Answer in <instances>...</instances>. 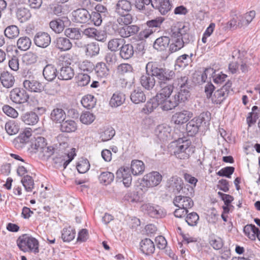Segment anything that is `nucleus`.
I'll return each instance as SVG.
<instances>
[{
	"label": "nucleus",
	"instance_id": "6",
	"mask_svg": "<svg viewBox=\"0 0 260 260\" xmlns=\"http://www.w3.org/2000/svg\"><path fill=\"white\" fill-rule=\"evenodd\" d=\"M71 63L69 62L67 57L60 56L59 57V73L58 78L60 80H68L72 79L74 76V69L70 66Z\"/></svg>",
	"mask_w": 260,
	"mask_h": 260
},
{
	"label": "nucleus",
	"instance_id": "28",
	"mask_svg": "<svg viewBox=\"0 0 260 260\" xmlns=\"http://www.w3.org/2000/svg\"><path fill=\"white\" fill-rule=\"evenodd\" d=\"M170 43V38L167 36H161L155 40L153 47L158 51H164L167 50Z\"/></svg>",
	"mask_w": 260,
	"mask_h": 260
},
{
	"label": "nucleus",
	"instance_id": "1",
	"mask_svg": "<svg viewBox=\"0 0 260 260\" xmlns=\"http://www.w3.org/2000/svg\"><path fill=\"white\" fill-rule=\"evenodd\" d=\"M146 72L151 73L157 79V86L160 89L159 92L167 95L173 91L171 82L175 77L174 71L166 68L157 62L149 61L146 64Z\"/></svg>",
	"mask_w": 260,
	"mask_h": 260
},
{
	"label": "nucleus",
	"instance_id": "7",
	"mask_svg": "<svg viewBox=\"0 0 260 260\" xmlns=\"http://www.w3.org/2000/svg\"><path fill=\"white\" fill-rule=\"evenodd\" d=\"M206 114L201 113L199 116L194 117L186 125V130L188 136L194 137L198 133L202 123H206L205 116Z\"/></svg>",
	"mask_w": 260,
	"mask_h": 260
},
{
	"label": "nucleus",
	"instance_id": "52",
	"mask_svg": "<svg viewBox=\"0 0 260 260\" xmlns=\"http://www.w3.org/2000/svg\"><path fill=\"white\" fill-rule=\"evenodd\" d=\"M5 129L9 135L16 134L19 131V126L17 122L14 120H10L5 124Z\"/></svg>",
	"mask_w": 260,
	"mask_h": 260
},
{
	"label": "nucleus",
	"instance_id": "35",
	"mask_svg": "<svg viewBox=\"0 0 260 260\" xmlns=\"http://www.w3.org/2000/svg\"><path fill=\"white\" fill-rule=\"evenodd\" d=\"M140 249L144 254L150 255L154 252L155 246L151 239L146 238L140 242Z\"/></svg>",
	"mask_w": 260,
	"mask_h": 260
},
{
	"label": "nucleus",
	"instance_id": "20",
	"mask_svg": "<svg viewBox=\"0 0 260 260\" xmlns=\"http://www.w3.org/2000/svg\"><path fill=\"white\" fill-rule=\"evenodd\" d=\"M73 15L77 23H85L90 21V13L86 9H77L73 12Z\"/></svg>",
	"mask_w": 260,
	"mask_h": 260
},
{
	"label": "nucleus",
	"instance_id": "36",
	"mask_svg": "<svg viewBox=\"0 0 260 260\" xmlns=\"http://www.w3.org/2000/svg\"><path fill=\"white\" fill-rule=\"evenodd\" d=\"M16 16L20 23H23L31 18V13L28 8L21 7L16 9Z\"/></svg>",
	"mask_w": 260,
	"mask_h": 260
},
{
	"label": "nucleus",
	"instance_id": "57",
	"mask_svg": "<svg viewBox=\"0 0 260 260\" xmlns=\"http://www.w3.org/2000/svg\"><path fill=\"white\" fill-rule=\"evenodd\" d=\"M209 243L212 247L216 250L221 249L223 245L222 239L214 235L210 236Z\"/></svg>",
	"mask_w": 260,
	"mask_h": 260
},
{
	"label": "nucleus",
	"instance_id": "56",
	"mask_svg": "<svg viewBox=\"0 0 260 260\" xmlns=\"http://www.w3.org/2000/svg\"><path fill=\"white\" fill-rule=\"evenodd\" d=\"M21 182L27 192H31L34 188V182L32 178L29 175L24 176Z\"/></svg>",
	"mask_w": 260,
	"mask_h": 260
},
{
	"label": "nucleus",
	"instance_id": "16",
	"mask_svg": "<svg viewBox=\"0 0 260 260\" xmlns=\"http://www.w3.org/2000/svg\"><path fill=\"white\" fill-rule=\"evenodd\" d=\"M172 6L170 0H153L152 2V7L157 10L162 15H165L170 11Z\"/></svg>",
	"mask_w": 260,
	"mask_h": 260
},
{
	"label": "nucleus",
	"instance_id": "38",
	"mask_svg": "<svg viewBox=\"0 0 260 260\" xmlns=\"http://www.w3.org/2000/svg\"><path fill=\"white\" fill-rule=\"evenodd\" d=\"M55 47L61 51L69 50L72 47L70 40L66 37H58L55 41Z\"/></svg>",
	"mask_w": 260,
	"mask_h": 260
},
{
	"label": "nucleus",
	"instance_id": "15",
	"mask_svg": "<svg viewBox=\"0 0 260 260\" xmlns=\"http://www.w3.org/2000/svg\"><path fill=\"white\" fill-rule=\"evenodd\" d=\"M116 179L123 182L124 185L128 187L132 184V177L128 167L119 168L116 173Z\"/></svg>",
	"mask_w": 260,
	"mask_h": 260
},
{
	"label": "nucleus",
	"instance_id": "60",
	"mask_svg": "<svg viewBox=\"0 0 260 260\" xmlns=\"http://www.w3.org/2000/svg\"><path fill=\"white\" fill-rule=\"evenodd\" d=\"M33 145H34V148L38 150L43 151L45 148H47L48 150L50 149L48 147H46L47 143L46 140L42 137H37Z\"/></svg>",
	"mask_w": 260,
	"mask_h": 260
},
{
	"label": "nucleus",
	"instance_id": "64",
	"mask_svg": "<svg viewBox=\"0 0 260 260\" xmlns=\"http://www.w3.org/2000/svg\"><path fill=\"white\" fill-rule=\"evenodd\" d=\"M199 220V216L194 212H192L187 214L185 221L190 226H195L197 224Z\"/></svg>",
	"mask_w": 260,
	"mask_h": 260
},
{
	"label": "nucleus",
	"instance_id": "39",
	"mask_svg": "<svg viewBox=\"0 0 260 260\" xmlns=\"http://www.w3.org/2000/svg\"><path fill=\"white\" fill-rule=\"evenodd\" d=\"M171 84L174 86L179 87V89L182 88H190V85H189L188 78L185 75H181L178 76L177 78L173 80V82H171Z\"/></svg>",
	"mask_w": 260,
	"mask_h": 260
},
{
	"label": "nucleus",
	"instance_id": "8",
	"mask_svg": "<svg viewBox=\"0 0 260 260\" xmlns=\"http://www.w3.org/2000/svg\"><path fill=\"white\" fill-rule=\"evenodd\" d=\"M10 98L13 103L20 104L27 102L29 96L25 89L16 87L10 91Z\"/></svg>",
	"mask_w": 260,
	"mask_h": 260
},
{
	"label": "nucleus",
	"instance_id": "55",
	"mask_svg": "<svg viewBox=\"0 0 260 260\" xmlns=\"http://www.w3.org/2000/svg\"><path fill=\"white\" fill-rule=\"evenodd\" d=\"M125 42L122 39H113L110 40L108 44V48L112 52H116L120 50V46Z\"/></svg>",
	"mask_w": 260,
	"mask_h": 260
},
{
	"label": "nucleus",
	"instance_id": "34",
	"mask_svg": "<svg viewBox=\"0 0 260 260\" xmlns=\"http://www.w3.org/2000/svg\"><path fill=\"white\" fill-rule=\"evenodd\" d=\"M231 15L233 18L227 23V26L230 28H237L238 26L241 27L244 23V16L236 14V11L232 10Z\"/></svg>",
	"mask_w": 260,
	"mask_h": 260
},
{
	"label": "nucleus",
	"instance_id": "21",
	"mask_svg": "<svg viewBox=\"0 0 260 260\" xmlns=\"http://www.w3.org/2000/svg\"><path fill=\"white\" fill-rule=\"evenodd\" d=\"M140 83L144 88L150 91L154 87L156 80L151 73L146 72V74L143 75L140 78Z\"/></svg>",
	"mask_w": 260,
	"mask_h": 260
},
{
	"label": "nucleus",
	"instance_id": "45",
	"mask_svg": "<svg viewBox=\"0 0 260 260\" xmlns=\"http://www.w3.org/2000/svg\"><path fill=\"white\" fill-rule=\"evenodd\" d=\"M189 89L190 88L180 89L179 91L174 95V98L178 104L184 103L188 100L190 96Z\"/></svg>",
	"mask_w": 260,
	"mask_h": 260
},
{
	"label": "nucleus",
	"instance_id": "10",
	"mask_svg": "<svg viewBox=\"0 0 260 260\" xmlns=\"http://www.w3.org/2000/svg\"><path fill=\"white\" fill-rule=\"evenodd\" d=\"M142 209L153 218H162L166 215L165 210L158 205L150 203L145 204L142 206Z\"/></svg>",
	"mask_w": 260,
	"mask_h": 260
},
{
	"label": "nucleus",
	"instance_id": "44",
	"mask_svg": "<svg viewBox=\"0 0 260 260\" xmlns=\"http://www.w3.org/2000/svg\"><path fill=\"white\" fill-rule=\"evenodd\" d=\"M85 53L87 56L93 57L99 54L100 46L96 42H91L85 45Z\"/></svg>",
	"mask_w": 260,
	"mask_h": 260
},
{
	"label": "nucleus",
	"instance_id": "41",
	"mask_svg": "<svg viewBox=\"0 0 260 260\" xmlns=\"http://www.w3.org/2000/svg\"><path fill=\"white\" fill-rule=\"evenodd\" d=\"M21 120L28 125H35L39 121L38 115L34 112H28L21 116Z\"/></svg>",
	"mask_w": 260,
	"mask_h": 260
},
{
	"label": "nucleus",
	"instance_id": "11",
	"mask_svg": "<svg viewBox=\"0 0 260 260\" xmlns=\"http://www.w3.org/2000/svg\"><path fill=\"white\" fill-rule=\"evenodd\" d=\"M166 95L165 93L159 92L155 96L149 100L141 109V112L145 114L151 113L159 105V98H161V95Z\"/></svg>",
	"mask_w": 260,
	"mask_h": 260
},
{
	"label": "nucleus",
	"instance_id": "30",
	"mask_svg": "<svg viewBox=\"0 0 260 260\" xmlns=\"http://www.w3.org/2000/svg\"><path fill=\"white\" fill-rule=\"evenodd\" d=\"M134 47L130 43H123L120 48V56L124 60L131 58L134 54Z\"/></svg>",
	"mask_w": 260,
	"mask_h": 260
},
{
	"label": "nucleus",
	"instance_id": "13",
	"mask_svg": "<svg viewBox=\"0 0 260 260\" xmlns=\"http://www.w3.org/2000/svg\"><path fill=\"white\" fill-rule=\"evenodd\" d=\"M143 182L147 187H153L157 186L162 180L161 174L156 171H153L143 177Z\"/></svg>",
	"mask_w": 260,
	"mask_h": 260
},
{
	"label": "nucleus",
	"instance_id": "2",
	"mask_svg": "<svg viewBox=\"0 0 260 260\" xmlns=\"http://www.w3.org/2000/svg\"><path fill=\"white\" fill-rule=\"evenodd\" d=\"M232 85V82L228 80L221 88L214 92L216 87L211 82H209L205 87V92L207 97L211 99L212 103L220 104L229 96L230 92H233Z\"/></svg>",
	"mask_w": 260,
	"mask_h": 260
},
{
	"label": "nucleus",
	"instance_id": "51",
	"mask_svg": "<svg viewBox=\"0 0 260 260\" xmlns=\"http://www.w3.org/2000/svg\"><path fill=\"white\" fill-rule=\"evenodd\" d=\"M114 179V174L110 172H103L99 176V179L101 183L107 185L110 184Z\"/></svg>",
	"mask_w": 260,
	"mask_h": 260
},
{
	"label": "nucleus",
	"instance_id": "42",
	"mask_svg": "<svg viewBox=\"0 0 260 260\" xmlns=\"http://www.w3.org/2000/svg\"><path fill=\"white\" fill-rule=\"evenodd\" d=\"M60 130L64 133H72L77 129V124L73 120H63L60 123Z\"/></svg>",
	"mask_w": 260,
	"mask_h": 260
},
{
	"label": "nucleus",
	"instance_id": "23",
	"mask_svg": "<svg viewBox=\"0 0 260 260\" xmlns=\"http://www.w3.org/2000/svg\"><path fill=\"white\" fill-rule=\"evenodd\" d=\"M171 127L166 124L158 125L155 129V134L160 141H166L170 137Z\"/></svg>",
	"mask_w": 260,
	"mask_h": 260
},
{
	"label": "nucleus",
	"instance_id": "46",
	"mask_svg": "<svg viewBox=\"0 0 260 260\" xmlns=\"http://www.w3.org/2000/svg\"><path fill=\"white\" fill-rule=\"evenodd\" d=\"M76 231L71 226L63 229L61 233V238L63 242H70L75 237Z\"/></svg>",
	"mask_w": 260,
	"mask_h": 260
},
{
	"label": "nucleus",
	"instance_id": "40",
	"mask_svg": "<svg viewBox=\"0 0 260 260\" xmlns=\"http://www.w3.org/2000/svg\"><path fill=\"white\" fill-rule=\"evenodd\" d=\"M96 76L100 78H105L110 74V70L106 63L104 62H98L94 66V69Z\"/></svg>",
	"mask_w": 260,
	"mask_h": 260
},
{
	"label": "nucleus",
	"instance_id": "49",
	"mask_svg": "<svg viewBox=\"0 0 260 260\" xmlns=\"http://www.w3.org/2000/svg\"><path fill=\"white\" fill-rule=\"evenodd\" d=\"M4 34L9 39H15L19 36V29L16 25H9L5 28Z\"/></svg>",
	"mask_w": 260,
	"mask_h": 260
},
{
	"label": "nucleus",
	"instance_id": "33",
	"mask_svg": "<svg viewBox=\"0 0 260 260\" xmlns=\"http://www.w3.org/2000/svg\"><path fill=\"white\" fill-rule=\"evenodd\" d=\"M0 81L4 87L9 88L14 85L15 80L12 74L8 71H4L1 74Z\"/></svg>",
	"mask_w": 260,
	"mask_h": 260
},
{
	"label": "nucleus",
	"instance_id": "59",
	"mask_svg": "<svg viewBox=\"0 0 260 260\" xmlns=\"http://www.w3.org/2000/svg\"><path fill=\"white\" fill-rule=\"evenodd\" d=\"M133 68L132 66L129 63H123L118 66L117 72L119 75H124L126 73L132 72Z\"/></svg>",
	"mask_w": 260,
	"mask_h": 260
},
{
	"label": "nucleus",
	"instance_id": "48",
	"mask_svg": "<svg viewBox=\"0 0 260 260\" xmlns=\"http://www.w3.org/2000/svg\"><path fill=\"white\" fill-rule=\"evenodd\" d=\"M64 34L67 37L72 40H79L82 37L80 28L77 27H71L66 29Z\"/></svg>",
	"mask_w": 260,
	"mask_h": 260
},
{
	"label": "nucleus",
	"instance_id": "53",
	"mask_svg": "<svg viewBox=\"0 0 260 260\" xmlns=\"http://www.w3.org/2000/svg\"><path fill=\"white\" fill-rule=\"evenodd\" d=\"M30 136H31V133L29 131H26L22 133H21L19 136L15 139L14 141L15 146H16L17 143H20L21 144L20 146L22 147L24 144L28 143L29 141Z\"/></svg>",
	"mask_w": 260,
	"mask_h": 260
},
{
	"label": "nucleus",
	"instance_id": "62",
	"mask_svg": "<svg viewBox=\"0 0 260 260\" xmlns=\"http://www.w3.org/2000/svg\"><path fill=\"white\" fill-rule=\"evenodd\" d=\"M120 17L117 19V22L119 24L126 26L131 24L133 21L132 15L128 13H125L123 15H119Z\"/></svg>",
	"mask_w": 260,
	"mask_h": 260
},
{
	"label": "nucleus",
	"instance_id": "18",
	"mask_svg": "<svg viewBox=\"0 0 260 260\" xmlns=\"http://www.w3.org/2000/svg\"><path fill=\"white\" fill-rule=\"evenodd\" d=\"M50 118L53 122L60 123L66 118V112L60 105H56L51 112Z\"/></svg>",
	"mask_w": 260,
	"mask_h": 260
},
{
	"label": "nucleus",
	"instance_id": "5",
	"mask_svg": "<svg viewBox=\"0 0 260 260\" xmlns=\"http://www.w3.org/2000/svg\"><path fill=\"white\" fill-rule=\"evenodd\" d=\"M174 153L178 158L185 159L189 158L191 142L188 140H183L182 138L179 139L174 143Z\"/></svg>",
	"mask_w": 260,
	"mask_h": 260
},
{
	"label": "nucleus",
	"instance_id": "25",
	"mask_svg": "<svg viewBox=\"0 0 260 260\" xmlns=\"http://www.w3.org/2000/svg\"><path fill=\"white\" fill-rule=\"evenodd\" d=\"M171 37L169 50L171 53L180 50L185 44L189 43L185 42V41L184 40L176 36H174L172 34H171Z\"/></svg>",
	"mask_w": 260,
	"mask_h": 260
},
{
	"label": "nucleus",
	"instance_id": "63",
	"mask_svg": "<svg viewBox=\"0 0 260 260\" xmlns=\"http://www.w3.org/2000/svg\"><path fill=\"white\" fill-rule=\"evenodd\" d=\"M79 68L83 72L91 73L94 69V65L92 62L85 60L79 63Z\"/></svg>",
	"mask_w": 260,
	"mask_h": 260
},
{
	"label": "nucleus",
	"instance_id": "32",
	"mask_svg": "<svg viewBox=\"0 0 260 260\" xmlns=\"http://www.w3.org/2000/svg\"><path fill=\"white\" fill-rule=\"evenodd\" d=\"M68 19L67 17H63L55 19L49 23V26L51 29L56 34L61 33L64 29V20Z\"/></svg>",
	"mask_w": 260,
	"mask_h": 260
},
{
	"label": "nucleus",
	"instance_id": "47",
	"mask_svg": "<svg viewBox=\"0 0 260 260\" xmlns=\"http://www.w3.org/2000/svg\"><path fill=\"white\" fill-rule=\"evenodd\" d=\"M124 101V95L121 92H116L113 94L110 101V105L112 107H117L121 105Z\"/></svg>",
	"mask_w": 260,
	"mask_h": 260
},
{
	"label": "nucleus",
	"instance_id": "24",
	"mask_svg": "<svg viewBox=\"0 0 260 260\" xmlns=\"http://www.w3.org/2000/svg\"><path fill=\"white\" fill-rule=\"evenodd\" d=\"M23 84L25 89L31 92H41L44 89L42 83L35 80H25Z\"/></svg>",
	"mask_w": 260,
	"mask_h": 260
},
{
	"label": "nucleus",
	"instance_id": "14",
	"mask_svg": "<svg viewBox=\"0 0 260 260\" xmlns=\"http://www.w3.org/2000/svg\"><path fill=\"white\" fill-rule=\"evenodd\" d=\"M75 153H71V154L67 153L58 154L53 158L54 163L57 168H63L64 169L69 163L73 159Z\"/></svg>",
	"mask_w": 260,
	"mask_h": 260
},
{
	"label": "nucleus",
	"instance_id": "27",
	"mask_svg": "<svg viewBox=\"0 0 260 260\" xmlns=\"http://www.w3.org/2000/svg\"><path fill=\"white\" fill-rule=\"evenodd\" d=\"M132 9V4L127 0H119L115 6V12L118 15H123L128 13Z\"/></svg>",
	"mask_w": 260,
	"mask_h": 260
},
{
	"label": "nucleus",
	"instance_id": "29",
	"mask_svg": "<svg viewBox=\"0 0 260 260\" xmlns=\"http://www.w3.org/2000/svg\"><path fill=\"white\" fill-rule=\"evenodd\" d=\"M130 99L133 103L138 104L145 102L146 97L144 91L140 87H137L131 92Z\"/></svg>",
	"mask_w": 260,
	"mask_h": 260
},
{
	"label": "nucleus",
	"instance_id": "31",
	"mask_svg": "<svg viewBox=\"0 0 260 260\" xmlns=\"http://www.w3.org/2000/svg\"><path fill=\"white\" fill-rule=\"evenodd\" d=\"M43 75L48 81H52L57 75V69L54 65L48 64L44 68Z\"/></svg>",
	"mask_w": 260,
	"mask_h": 260
},
{
	"label": "nucleus",
	"instance_id": "58",
	"mask_svg": "<svg viewBox=\"0 0 260 260\" xmlns=\"http://www.w3.org/2000/svg\"><path fill=\"white\" fill-rule=\"evenodd\" d=\"M165 19L162 17H157L155 19H152L146 22L147 26L153 29V28H160L162 22Z\"/></svg>",
	"mask_w": 260,
	"mask_h": 260
},
{
	"label": "nucleus",
	"instance_id": "4",
	"mask_svg": "<svg viewBox=\"0 0 260 260\" xmlns=\"http://www.w3.org/2000/svg\"><path fill=\"white\" fill-rule=\"evenodd\" d=\"M189 25L188 23L177 22L172 26L171 34L184 40L186 43L193 41V36L189 33Z\"/></svg>",
	"mask_w": 260,
	"mask_h": 260
},
{
	"label": "nucleus",
	"instance_id": "54",
	"mask_svg": "<svg viewBox=\"0 0 260 260\" xmlns=\"http://www.w3.org/2000/svg\"><path fill=\"white\" fill-rule=\"evenodd\" d=\"M31 45L30 39L27 37H22L20 38L17 42L18 48L23 51L28 50Z\"/></svg>",
	"mask_w": 260,
	"mask_h": 260
},
{
	"label": "nucleus",
	"instance_id": "43",
	"mask_svg": "<svg viewBox=\"0 0 260 260\" xmlns=\"http://www.w3.org/2000/svg\"><path fill=\"white\" fill-rule=\"evenodd\" d=\"M131 170L134 176L142 174L145 170V165L143 162L140 160L135 159L131 162Z\"/></svg>",
	"mask_w": 260,
	"mask_h": 260
},
{
	"label": "nucleus",
	"instance_id": "50",
	"mask_svg": "<svg viewBox=\"0 0 260 260\" xmlns=\"http://www.w3.org/2000/svg\"><path fill=\"white\" fill-rule=\"evenodd\" d=\"M81 102L83 107L91 109L94 108L96 104V99L92 95L87 94L83 97Z\"/></svg>",
	"mask_w": 260,
	"mask_h": 260
},
{
	"label": "nucleus",
	"instance_id": "19",
	"mask_svg": "<svg viewBox=\"0 0 260 260\" xmlns=\"http://www.w3.org/2000/svg\"><path fill=\"white\" fill-rule=\"evenodd\" d=\"M192 116V112L184 110L173 115L172 120L175 124L182 125L188 121Z\"/></svg>",
	"mask_w": 260,
	"mask_h": 260
},
{
	"label": "nucleus",
	"instance_id": "37",
	"mask_svg": "<svg viewBox=\"0 0 260 260\" xmlns=\"http://www.w3.org/2000/svg\"><path fill=\"white\" fill-rule=\"evenodd\" d=\"M140 30V27L137 25H126L121 27L120 36L122 38H128L137 34Z\"/></svg>",
	"mask_w": 260,
	"mask_h": 260
},
{
	"label": "nucleus",
	"instance_id": "3",
	"mask_svg": "<svg viewBox=\"0 0 260 260\" xmlns=\"http://www.w3.org/2000/svg\"><path fill=\"white\" fill-rule=\"evenodd\" d=\"M19 248L23 252H32L36 254L39 252V242L34 237L28 234H23L17 240Z\"/></svg>",
	"mask_w": 260,
	"mask_h": 260
},
{
	"label": "nucleus",
	"instance_id": "17",
	"mask_svg": "<svg viewBox=\"0 0 260 260\" xmlns=\"http://www.w3.org/2000/svg\"><path fill=\"white\" fill-rule=\"evenodd\" d=\"M172 92L173 91H171V92L167 95H161L162 97L159 98V105H161V108L164 111L172 110L179 105L174 96L169 100L167 99L170 96Z\"/></svg>",
	"mask_w": 260,
	"mask_h": 260
},
{
	"label": "nucleus",
	"instance_id": "61",
	"mask_svg": "<svg viewBox=\"0 0 260 260\" xmlns=\"http://www.w3.org/2000/svg\"><path fill=\"white\" fill-rule=\"evenodd\" d=\"M90 164L87 159L80 160L77 165V169L80 173H85L89 170Z\"/></svg>",
	"mask_w": 260,
	"mask_h": 260
},
{
	"label": "nucleus",
	"instance_id": "9",
	"mask_svg": "<svg viewBox=\"0 0 260 260\" xmlns=\"http://www.w3.org/2000/svg\"><path fill=\"white\" fill-rule=\"evenodd\" d=\"M193 192V188L190 187L189 194L186 193V196L180 195L176 196L174 199V205L178 208H183L184 209H188L191 208L193 206V202L191 198L189 197L192 196Z\"/></svg>",
	"mask_w": 260,
	"mask_h": 260
},
{
	"label": "nucleus",
	"instance_id": "26",
	"mask_svg": "<svg viewBox=\"0 0 260 260\" xmlns=\"http://www.w3.org/2000/svg\"><path fill=\"white\" fill-rule=\"evenodd\" d=\"M183 183L180 177L173 176L171 177L168 182V187L170 191L175 194L180 192L183 190Z\"/></svg>",
	"mask_w": 260,
	"mask_h": 260
},
{
	"label": "nucleus",
	"instance_id": "22",
	"mask_svg": "<svg viewBox=\"0 0 260 260\" xmlns=\"http://www.w3.org/2000/svg\"><path fill=\"white\" fill-rule=\"evenodd\" d=\"M57 143L54 144L52 149V154L66 153V150L68 147V139L62 135H59L57 138Z\"/></svg>",
	"mask_w": 260,
	"mask_h": 260
},
{
	"label": "nucleus",
	"instance_id": "12",
	"mask_svg": "<svg viewBox=\"0 0 260 260\" xmlns=\"http://www.w3.org/2000/svg\"><path fill=\"white\" fill-rule=\"evenodd\" d=\"M33 40L37 46L45 48L50 44L51 39L48 32L40 31L35 34Z\"/></svg>",
	"mask_w": 260,
	"mask_h": 260
}]
</instances>
